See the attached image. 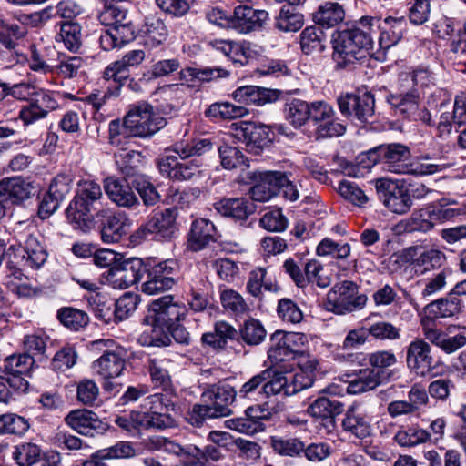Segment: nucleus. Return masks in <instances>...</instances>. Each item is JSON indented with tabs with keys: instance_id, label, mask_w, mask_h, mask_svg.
I'll list each match as a JSON object with an SVG mask.
<instances>
[{
	"instance_id": "a19ab883",
	"label": "nucleus",
	"mask_w": 466,
	"mask_h": 466,
	"mask_svg": "<svg viewBox=\"0 0 466 466\" xmlns=\"http://www.w3.org/2000/svg\"><path fill=\"white\" fill-rule=\"evenodd\" d=\"M238 331L230 324L225 321L217 322L215 331L202 335V341L205 344L212 346L214 349H223L228 339H234Z\"/></svg>"
},
{
	"instance_id": "09e8293b",
	"label": "nucleus",
	"mask_w": 466,
	"mask_h": 466,
	"mask_svg": "<svg viewBox=\"0 0 466 466\" xmlns=\"http://www.w3.org/2000/svg\"><path fill=\"white\" fill-rule=\"evenodd\" d=\"M213 148V143L208 138L194 139L191 143H177L173 147V151L182 159L202 156Z\"/></svg>"
},
{
	"instance_id": "5fc2aeb1",
	"label": "nucleus",
	"mask_w": 466,
	"mask_h": 466,
	"mask_svg": "<svg viewBox=\"0 0 466 466\" xmlns=\"http://www.w3.org/2000/svg\"><path fill=\"white\" fill-rule=\"evenodd\" d=\"M176 285V279L172 278H164L154 270H147V279L142 284V292L147 295H157L160 292L171 289Z\"/></svg>"
},
{
	"instance_id": "f3484780",
	"label": "nucleus",
	"mask_w": 466,
	"mask_h": 466,
	"mask_svg": "<svg viewBox=\"0 0 466 466\" xmlns=\"http://www.w3.org/2000/svg\"><path fill=\"white\" fill-rule=\"evenodd\" d=\"M406 363L416 375H428L434 368L430 344L423 339H413L406 348Z\"/></svg>"
},
{
	"instance_id": "aec40b11",
	"label": "nucleus",
	"mask_w": 466,
	"mask_h": 466,
	"mask_svg": "<svg viewBox=\"0 0 466 466\" xmlns=\"http://www.w3.org/2000/svg\"><path fill=\"white\" fill-rule=\"evenodd\" d=\"M272 132L268 127L244 122L236 128V137L242 140L249 152L258 155L271 142Z\"/></svg>"
},
{
	"instance_id": "3c124183",
	"label": "nucleus",
	"mask_w": 466,
	"mask_h": 466,
	"mask_svg": "<svg viewBox=\"0 0 466 466\" xmlns=\"http://www.w3.org/2000/svg\"><path fill=\"white\" fill-rule=\"evenodd\" d=\"M270 446L276 453L281 456L297 457L304 451V443L298 438L272 436Z\"/></svg>"
},
{
	"instance_id": "58836bf2",
	"label": "nucleus",
	"mask_w": 466,
	"mask_h": 466,
	"mask_svg": "<svg viewBox=\"0 0 466 466\" xmlns=\"http://www.w3.org/2000/svg\"><path fill=\"white\" fill-rule=\"evenodd\" d=\"M99 19L106 25H114L127 20V3L124 0H104Z\"/></svg>"
},
{
	"instance_id": "8fccbe9b",
	"label": "nucleus",
	"mask_w": 466,
	"mask_h": 466,
	"mask_svg": "<svg viewBox=\"0 0 466 466\" xmlns=\"http://www.w3.org/2000/svg\"><path fill=\"white\" fill-rule=\"evenodd\" d=\"M221 304L225 310L234 316H243L249 310L245 299L234 289H225L220 293Z\"/></svg>"
},
{
	"instance_id": "6e6d98bb",
	"label": "nucleus",
	"mask_w": 466,
	"mask_h": 466,
	"mask_svg": "<svg viewBox=\"0 0 466 466\" xmlns=\"http://www.w3.org/2000/svg\"><path fill=\"white\" fill-rule=\"evenodd\" d=\"M239 332L243 341L251 346L260 344L267 336V331L262 323L255 319L246 320Z\"/></svg>"
},
{
	"instance_id": "2eb2a0df",
	"label": "nucleus",
	"mask_w": 466,
	"mask_h": 466,
	"mask_svg": "<svg viewBox=\"0 0 466 466\" xmlns=\"http://www.w3.org/2000/svg\"><path fill=\"white\" fill-rule=\"evenodd\" d=\"M268 19L266 10L253 9L248 5H239L230 15V29L239 34H248L263 28Z\"/></svg>"
},
{
	"instance_id": "f257e3e1",
	"label": "nucleus",
	"mask_w": 466,
	"mask_h": 466,
	"mask_svg": "<svg viewBox=\"0 0 466 466\" xmlns=\"http://www.w3.org/2000/svg\"><path fill=\"white\" fill-rule=\"evenodd\" d=\"M379 34L380 19L374 16H362L351 28L341 31L333 43L337 66L346 67L372 55Z\"/></svg>"
},
{
	"instance_id": "4468645a",
	"label": "nucleus",
	"mask_w": 466,
	"mask_h": 466,
	"mask_svg": "<svg viewBox=\"0 0 466 466\" xmlns=\"http://www.w3.org/2000/svg\"><path fill=\"white\" fill-rule=\"evenodd\" d=\"M145 271V267L140 258H122L109 268L106 280L114 289H125L136 284Z\"/></svg>"
},
{
	"instance_id": "052dcab7",
	"label": "nucleus",
	"mask_w": 466,
	"mask_h": 466,
	"mask_svg": "<svg viewBox=\"0 0 466 466\" xmlns=\"http://www.w3.org/2000/svg\"><path fill=\"white\" fill-rule=\"evenodd\" d=\"M26 35V28L17 24H9L0 18V43L8 49H14L15 41Z\"/></svg>"
},
{
	"instance_id": "bb28decb",
	"label": "nucleus",
	"mask_w": 466,
	"mask_h": 466,
	"mask_svg": "<svg viewBox=\"0 0 466 466\" xmlns=\"http://www.w3.org/2000/svg\"><path fill=\"white\" fill-rule=\"evenodd\" d=\"M216 228L214 224L204 218L197 219L192 223L188 236V248L199 251L215 240Z\"/></svg>"
},
{
	"instance_id": "603ef678",
	"label": "nucleus",
	"mask_w": 466,
	"mask_h": 466,
	"mask_svg": "<svg viewBox=\"0 0 466 466\" xmlns=\"http://www.w3.org/2000/svg\"><path fill=\"white\" fill-rule=\"evenodd\" d=\"M83 66L84 61L82 57L62 56L59 57L57 64L54 66L53 73L62 78L71 79L78 76L82 72Z\"/></svg>"
},
{
	"instance_id": "b1692460",
	"label": "nucleus",
	"mask_w": 466,
	"mask_h": 466,
	"mask_svg": "<svg viewBox=\"0 0 466 466\" xmlns=\"http://www.w3.org/2000/svg\"><path fill=\"white\" fill-rule=\"evenodd\" d=\"M380 19V34L375 37L376 48L388 49L396 45L403 35L404 27L406 25L403 17L394 18L389 16L384 20Z\"/></svg>"
},
{
	"instance_id": "39448f33",
	"label": "nucleus",
	"mask_w": 466,
	"mask_h": 466,
	"mask_svg": "<svg viewBox=\"0 0 466 466\" xmlns=\"http://www.w3.org/2000/svg\"><path fill=\"white\" fill-rule=\"evenodd\" d=\"M237 391L226 383L210 384L202 392L204 401L209 405H194L192 408V423L199 425L206 418L226 417L231 414L230 405L234 402Z\"/></svg>"
},
{
	"instance_id": "2f4dec72",
	"label": "nucleus",
	"mask_w": 466,
	"mask_h": 466,
	"mask_svg": "<svg viewBox=\"0 0 466 466\" xmlns=\"http://www.w3.org/2000/svg\"><path fill=\"white\" fill-rule=\"evenodd\" d=\"M342 425L345 431L360 439L370 435L371 427L369 418L356 406H352L347 410Z\"/></svg>"
},
{
	"instance_id": "13d9d810",
	"label": "nucleus",
	"mask_w": 466,
	"mask_h": 466,
	"mask_svg": "<svg viewBox=\"0 0 466 466\" xmlns=\"http://www.w3.org/2000/svg\"><path fill=\"white\" fill-rule=\"evenodd\" d=\"M136 455L135 449L127 441H118L115 445L97 451L93 458L103 461L112 459H127Z\"/></svg>"
},
{
	"instance_id": "412c9836",
	"label": "nucleus",
	"mask_w": 466,
	"mask_h": 466,
	"mask_svg": "<svg viewBox=\"0 0 466 466\" xmlns=\"http://www.w3.org/2000/svg\"><path fill=\"white\" fill-rule=\"evenodd\" d=\"M103 187L109 199L118 207L131 208L139 206L138 198L125 179L107 177Z\"/></svg>"
},
{
	"instance_id": "4be33fe9",
	"label": "nucleus",
	"mask_w": 466,
	"mask_h": 466,
	"mask_svg": "<svg viewBox=\"0 0 466 466\" xmlns=\"http://www.w3.org/2000/svg\"><path fill=\"white\" fill-rule=\"evenodd\" d=\"M145 59L143 50H132L120 60L109 64L104 71V78L123 85L129 77V68L138 66Z\"/></svg>"
},
{
	"instance_id": "a211bd4d",
	"label": "nucleus",
	"mask_w": 466,
	"mask_h": 466,
	"mask_svg": "<svg viewBox=\"0 0 466 466\" xmlns=\"http://www.w3.org/2000/svg\"><path fill=\"white\" fill-rule=\"evenodd\" d=\"M377 187L382 189L380 198L390 211L405 214L411 206L412 200L408 190L391 180H380Z\"/></svg>"
},
{
	"instance_id": "79ce46f5",
	"label": "nucleus",
	"mask_w": 466,
	"mask_h": 466,
	"mask_svg": "<svg viewBox=\"0 0 466 466\" xmlns=\"http://www.w3.org/2000/svg\"><path fill=\"white\" fill-rule=\"evenodd\" d=\"M460 309V300L451 294L450 297L429 303L425 308L431 319L449 318L457 314Z\"/></svg>"
},
{
	"instance_id": "6e6552de",
	"label": "nucleus",
	"mask_w": 466,
	"mask_h": 466,
	"mask_svg": "<svg viewBox=\"0 0 466 466\" xmlns=\"http://www.w3.org/2000/svg\"><path fill=\"white\" fill-rule=\"evenodd\" d=\"M357 285L349 280L335 284L327 294L326 308L336 314H345L362 309L366 295H357Z\"/></svg>"
},
{
	"instance_id": "7c9ffc66",
	"label": "nucleus",
	"mask_w": 466,
	"mask_h": 466,
	"mask_svg": "<svg viewBox=\"0 0 466 466\" xmlns=\"http://www.w3.org/2000/svg\"><path fill=\"white\" fill-rule=\"evenodd\" d=\"M106 222L101 228V238L105 243L118 242L128 228V219L123 212L106 215Z\"/></svg>"
},
{
	"instance_id": "4c0bfd02",
	"label": "nucleus",
	"mask_w": 466,
	"mask_h": 466,
	"mask_svg": "<svg viewBox=\"0 0 466 466\" xmlns=\"http://www.w3.org/2000/svg\"><path fill=\"white\" fill-rule=\"evenodd\" d=\"M387 101L396 113L410 116L418 109L419 93L416 89H412L406 93L390 94L387 96Z\"/></svg>"
},
{
	"instance_id": "37998d69",
	"label": "nucleus",
	"mask_w": 466,
	"mask_h": 466,
	"mask_svg": "<svg viewBox=\"0 0 466 466\" xmlns=\"http://www.w3.org/2000/svg\"><path fill=\"white\" fill-rule=\"evenodd\" d=\"M325 35L317 26H308L300 34V47L304 54L321 53L325 49Z\"/></svg>"
},
{
	"instance_id": "bf43d9fd",
	"label": "nucleus",
	"mask_w": 466,
	"mask_h": 466,
	"mask_svg": "<svg viewBox=\"0 0 466 466\" xmlns=\"http://www.w3.org/2000/svg\"><path fill=\"white\" fill-rule=\"evenodd\" d=\"M57 317L65 327L76 331L86 327L89 321L86 312L73 308L60 309Z\"/></svg>"
},
{
	"instance_id": "de8ad7c7",
	"label": "nucleus",
	"mask_w": 466,
	"mask_h": 466,
	"mask_svg": "<svg viewBox=\"0 0 466 466\" xmlns=\"http://www.w3.org/2000/svg\"><path fill=\"white\" fill-rule=\"evenodd\" d=\"M220 163L225 169H244L248 167V159L243 153L237 147L228 145L218 147Z\"/></svg>"
},
{
	"instance_id": "dca6fc26",
	"label": "nucleus",
	"mask_w": 466,
	"mask_h": 466,
	"mask_svg": "<svg viewBox=\"0 0 466 466\" xmlns=\"http://www.w3.org/2000/svg\"><path fill=\"white\" fill-rule=\"evenodd\" d=\"M343 405L336 400L319 397L307 409V412L319 420V429L322 434L332 432L336 428L335 417L342 412Z\"/></svg>"
},
{
	"instance_id": "c03bdc74",
	"label": "nucleus",
	"mask_w": 466,
	"mask_h": 466,
	"mask_svg": "<svg viewBox=\"0 0 466 466\" xmlns=\"http://www.w3.org/2000/svg\"><path fill=\"white\" fill-rule=\"evenodd\" d=\"M286 119L295 127H300L309 119V103L293 98L285 105Z\"/></svg>"
},
{
	"instance_id": "a18cd8bd",
	"label": "nucleus",
	"mask_w": 466,
	"mask_h": 466,
	"mask_svg": "<svg viewBox=\"0 0 466 466\" xmlns=\"http://www.w3.org/2000/svg\"><path fill=\"white\" fill-rule=\"evenodd\" d=\"M60 32L57 35L65 46L73 52H76L82 45L81 26L78 23L66 21L58 24Z\"/></svg>"
},
{
	"instance_id": "c9c22d12",
	"label": "nucleus",
	"mask_w": 466,
	"mask_h": 466,
	"mask_svg": "<svg viewBox=\"0 0 466 466\" xmlns=\"http://www.w3.org/2000/svg\"><path fill=\"white\" fill-rule=\"evenodd\" d=\"M400 227L403 228L404 231L409 233H426L431 230L434 227V223L430 206L414 210L409 218L400 222Z\"/></svg>"
},
{
	"instance_id": "338daca9",
	"label": "nucleus",
	"mask_w": 466,
	"mask_h": 466,
	"mask_svg": "<svg viewBox=\"0 0 466 466\" xmlns=\"http://www.w3.org/2000/svg\"><path fill=\"white\" fill-rule=\"evenodd\" d=\"M338 190L342 198L355 205L362 206L368 201V197L363 190L353 181H340Z\"/></svg>"
},
{
	"instance_id": "e2e57ef3",
	"label": "nucleus",
	"mask_w": 466,
	"mask_h": 466,
	"mask_svg": "<svg viewBox=\"0 0 466 466\" xmlns=\"http://www.w3.org/2000/svg\"><path fill=\"white\" fill-rule=\"evenodd\" d=\"M140 425L146 429L163 430L173 425L174 420L164 411L154 410L140 414Z\"/></svg>"
},
{
	"instance_id": "4d7b16f0",
	"label": "nucleus",
	"mask_w": 466,
	"mask_h": 466,
	"mask_svg": "<svg viewBox=\"0 0 466 466\" xmlns=\"http://www.w3.org/2000/svg\"><path fill=\"white\" fill-rule=\"evenodd\" d=\"M350 246L348 243L339 244L330 238H323L316 248L318 256H331L336 259H345L350 255Z\"/></svg>"
},
{
	"instance_id": "20e7f679",
	"label": "nucleus",
	"mask_w": 466,
	"mask_h": 466,
	"mask_svg": "<svg viewBox=\"0 0 466 466\" xmlns=\"http://www.w3.org/2000/svg\"><path fill=\"white\" fill-rule=\"evenodd\" d=\"M377 157L382 163L384 170L400 175H432L451 166L450 163L441 161L432 164L411 163L410 162L411 157L410 148L400 143L380 146L374 151L370 152V158L374 162L377 161Z\"/></svg>"
},
{
	"instance_id": "6ab92c4d",
	"label": "nucleus",
	"mask_w": 466,
	"mask_h": 466,
	"mask_svg": "<svg viewBox=\"0 0 466 466\" xmlns=\"http://www.w3.org/2000/svg\"><path fill=\"white\" fill-rule=\"evenodd\" d=\"M66 422L78 433L91 437L103 434L107 430V425L95 412L85 409L69 412Z\"/></svg>"
},
{
	"instance_id": "1a4fd4ad",
	"label": "nucleus",
	"mask_w": 466,
	"mask_h": 466,
	"mask_svg": "<svg viewBox=\"0 0 466 466\" xmlns=\"http://www.w3.org/2000/svg\"><path fill=\"white\" fill-rule=\"evenodd\" d=\"M127 123L136 137H152L167 125V121L157 114L149 104H139L126 115Z\"/></svg>"
},
{
	"instance_id": "9d476101",
	"label": "nucleus",
	"mask_w": 466,
	"mask_h": 466,
	"mask_svg": "<svg viewBox=\"0 0 466 466\" xmlns=\"http://www.w3.org/2000/svg\"><path fill=\"white\" fill-rule=\"evenodd\" d=\"M163 446L167 451L178 456L184 466H204L218 461L223 456L222 449L216 445H208L200 450L194 445L182 447L172 441L164 440Z\"/></svg>"
},
{
	"instance_id": "72a5a7b5",
	"label": "nucleus",
	"mask_w": 466,
	"mask_h": 466,
	"mask_svg": "<svg viewBox=\"0 0 466 466\" xmlns=\"http://www.w3.org/2000/svg\"><path fill=\"white\" fill-rule=\"evenodd\" d=\"M264 372L268 373L267 380H264L265 397L278 394H283L284 396L294 394V390L289 389V375L273 369H266Z\"/></svg>"
},
{
	"instance_id": "0eeeda50",
	"label": "nucleus",
	"mask_w": 466,
	"mask_h": 466,
	"mask_svg": "<svg viewBox=\"0 0 466 466\" xmlns=\"http://www.w3.org/2000/svg\"><path fill=\"white\" fill-rule=\"evenodd\" d=\"M187 313V309L184 304L174 301L172 295H167L150 303L148 315L144 319V322L152 327L153 333H157V329L163 331L183 320Z\"/></svg>"
},
{
	"instance_id": "c85d7f7f",
	"label": "nucleus",
	"mask_w": 466,
	"mask_h": 466,
	"mask_svg": "<svg viewBox=\"0 0 466 466\" xmlns=\"http://www.w3.org/2000/svg\"><path fill=\"white\" fill-rule=\"evenodd\" d=\"M125 368V360L115 351H106L92 365L94 373L104 380L118 377Z\"/></svg>"
},
{
	"instance_id": "a878e982",
	"label": "nucleus",
	"mask_w": 466,
	"mask_h": 466,
	"mask_svg": "<svg viewBox=\"0 0 466 466\" xmlns=\"http://www.w3.org/2000/svg\"><path fill=\"white\" fill-rule=\"evenodd\" d=\"M31 186L20 177H9L0 180V199L19 204L31 197Z\"/></svg>"
},
{
	"instance_id": "cd10ccee",
	"label": "nucleus",
	"mask_w": 466,
	"mask_h": 466,
	"mask_svg": "<svg viewBox=\"0 0 466 466\" xmlns=\"http://www.w3.org/2000/svg\"><path fill=\"white\" fill-rule=\"evenodd\" d=\"M215 208L236 221H245L254 211L253 205L244 198H224L215 204Z\"/></svg>"
},
{
	"instance_id": "680f3d73",
	"label": "nucleus",
	"mask_w": 466,
	"mask_h": 466,
	"mask_svg": "<svg viewBox=\"0 0 466 466\" xmlns=\"http://www.w3.org/2000/svg\"><path fill=\"white\" fill-rule=\"evenodd\" d=\"M266 275L267 271L262 268H256L249 273L246 288L250 295L259 297L262 293V288L269 291L276 290L272 283L265 281Z\"/></svg>"
},
{
	"instance_id": "864d4df0",
	"label": "nucleus",
	"mask_w": 466,
	"mask_h": 466,
	"mask_svg": "<svg viewBox=\"0 0 466 466\" xmlns=\"http://www.w3.org/2000/svg\"><path fill=\"white\" fill-rule=\"evenodd\" d=\"M148 369L151 380L156 388L167 392L173 391L171 377L166 368L165 360H150Z\"/></svg>"
},
{
	"instance_id": "393cba45",
	"label": "nucleus",
	"mask_w": 466,
	"mask_h": 466,
	"mask_svg": "<svg viewBox=\"0 0 466 466\" xmlns=\"http://www.w3.org/2000/svg\"><path fill=\"white\" fill-rule=\"evenodd\" d=\"M383 371L372 368L359 370L356 373L350 376L351 379L348 382L347 392L350 394H361L372 390L381 383V375Z\"/></svg>"
},
{
	"instance_id": "f704fd0d",
	"label": "nucleus",
	"mask_w": 466,
	"mask_h": 466,
	"mask_svg": "<svg viewBox=\"0 0 466 466\" xmlns=\"http://www.w3.org/2000/svg\"><path fill=\"white\" fill-rule=\"evenodd\" d=\"M304 25V15L297 7L282 5L279 15L275 17L274 26L280 32H297Z\"/></svg>"
},
{
	"instance_id": "9b49d317",
	"label": "nucleus",
	"mask_w": 466,
	"mask_h": 466,
	"mask_svg": "<svg viewBox=\"0 0 466 466\" xmlns=\"http://www.w3.org/2000/svg\"><path fill=\"white\" fill-rule=\"evenodd\" d=\"M33 364L34 359L29 354L9 356L1 366V380L15 391L25 392L29 386L25 376L29 374Z\"/></svg>"
},
{
	"instance_id": "473e14b6",
	"label": "nucleus",
	"mask_w": 466,
	"mask_h": 466,
	"mask_svg": "<svg viewBox=\"0 0 466 466\" xmlns=\"http://www.w3.org/2000/svg\"><path fill=\"white\" fill-rule=\"evenodd\" d=\"M345 18L344 6L338 2H326L314 14V21L328 28L334 27Z\"/></svg>"
},
{
	"instance_id": "423d86ee",
	"label": "nucleus",
	"mask_w": 466,
	"mask_h": 466,
	"mask_svg": "<svg viewBox=\"0 0 466 466\" xmlns=\"http://www.w3.org/2000/svg\"><path fill=\"white\" fill-rule=\"evenodd\" d=\"M177 211L174 208L154 210L132 235L136 243L152 237L157 240H171L177 231Z\"/></svg>"
},
{
	"instance_id": "774afa93",
	"label": "nucleus",
	"mask_w": 466,
	"mask_h": 466,
	"mask_svg": "<svg viewBox=\"0 0 466 466\" xmlns=\"http://www.w3.org/2000/svg\"><path fill=\"white\" fill-rule=\"evenodd\" d=\"M368 333L376 339L395 340L400 337V329L387 321H379L369 327Z\"/></svg>"
},
{
	"instance_id": "c756f323",
	"label": "nucleus",
	"mask_w": 466,
	"mask_h": 466,
	"mask_svg": "<svg viewBox=\"0 0 466 466\" xmlns=\"http://www.w3.org/2000/svg\"><path fill=\"white\" fill-rule=\"evenodd\" d=\"M0 454L10 455L18 466H32L37 463L41 457L40 448L33 443H24L20 446H0Z\"/></svg>"
},
{
	"instance_id": "0e129e2a",
	"label": "nucleus",
	"mask_w": 466,
	"mask_h": 466,
	"mask_svg": "<svg viewBox=\"0 0 466 466\" xmlns=\"http://www.w3.org/2000/svg\"><path fill=\"white\" fill-rule=\"evenodd\" d=\"M138 304V296L127 292L115 302V318L121 321L135 312Z\"/></svg>"
},
{
	"instance_id": "ea45409f",
	"label": "nucleus",
	"mask_w": 466,
	"mask_h": 466,
	"mask_svg": "<svg viewBox=\"0 0 466 466\" xmlns=\"http://www.w3.org/2000/svg\"><path fill=\"white\" fill-rule=\"evenodd\" d=\"M431 436V433L421 428L401 426L394 433V440L401 447H413L427 442Z\"/></svg>"
},
{
	"instance_id": "5701e85b",
	"label": "nucleus",
	"mask_w": 466,
	"mask_h": 466,
	"mask_svg": "<svg viewBox=\"0 0 466 466\" xmlns=\"http://www.w3.org/2000/svg\"><path fill=\"white\" fill-rule=\"evenodd\" d=\"M280 92L277 89H268L257 86H245L237 88L233 92L235 100L258 106L276 102L279 97Z\"/></svg>"
},
{
	"instance_id": "49530a36",
	"label": "nucleus",
	"mask_w": 466,
	"mask_h": 466,
	"mask_svg": "<svg viewBox=\"0 0 466 466\" xmlns=\"http://www.w3.org/2000/svg\"><path fill=\"white\" fill-rule=\"evenodd\" d=\"M130 137H135L133 136L129 123H127V116L123 120L115 119L109 122L108 139L112 146L124 148Z\"/></svg>"
},
{
	"instance_id": "69168bd1",
	"label": "nucleus",
	"mask_w": 466,
	"mask_h": 466,
	"mask_svg": "<svg viewBox=\"0 0 466 466\" xmlns=\"http://www.w3.org/2000/svg\"><path fill=\"white\" fill-rule=\"evenodd\" d=\"M277 312L283 321L292 324L299 323L303 319L302 311L290 299L279 300Z\"/></svg>"
},
{
	"instance_id": "e433bc0d",
	"label": "nucleus",
	"mask_w": 466,
	"mask_h": 466,
	"mask_svg": "<svg viewBox=\"0 0 466 466\" xmlns=\"http://www.w3.org/2000/svg\"><path fill=\"white\" fill-rule=\"evenodd\" d=\"M248 109L243 106L233 105L228 102L213 103L205 111V116L215 120H229L243 117L248 114Z\"/></svg>"
},
{
	"instance_id": "f03ea898",
	"label": "nucleus",
	"mask_w": 466,
	"mask_h": 466,
	"mask_svg": "<svg viewBox=\"0 0 466 466\" xmlns=\"http://www.w3.org/2000/svg\"><path fill=\"white\" fill-rule=\"evenodd\" d=\"M9 269L7 288L19 297H30L34 294L33 288L25 280L23 269L30 268L38 269L47 259V252L41 245L37 237L29 234L24 246L12 244L6 251Z\"/></svg>"
},
{
	"instance_id": "ddd939ff",
	"label": "nucleus",
	"mask_w": 466,
	"mask_h": 466,
	"mask_svg": "<svg viewBox=\"0 0 466 466\" xmlns=\"http://www.w3.org/2000/svg\"><path fill=\"white\" fill-rule=\"evenodd\" d=\"M270 341L268 358L274 361H283L291 354H303L308 339L303 333L276 331L271 335Z\"/></svg>"
},
{
	"instance_id": "f8f14e48",
	"label": "nucleus",
	"mask_w": 466,
	"mask_h": 466,
	"mask_svg": "<svg viewBox=\"0 0 466 466\" xmlns=\"http://www.w3.org/2000/svg\"><path fill=\"white\" fill-rule=\"evenodd\" d=\"M338 105L343 116L354 117L361 123L372 122L375 99L370 92L346 94L338 98Z\"/></svg>"
},
{
	"instance_id": "7ed1b4c3",
	"label": "nucleus",
	"mask_w": 466,
	"mask_h": 466,
	"mask_svg": "<svg viewBox=\"0 0 466 466\" xmlns=\"http://www.w3.org/2000/svg\"><path fill=\"white\" fill-rule=\"evenodd\" d=\"M99 184L84 181L66 208V218L74 228L87 232L96 226V219L105 218L109 209L104 207Z\"/></svg>"
}]
</instances>
